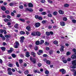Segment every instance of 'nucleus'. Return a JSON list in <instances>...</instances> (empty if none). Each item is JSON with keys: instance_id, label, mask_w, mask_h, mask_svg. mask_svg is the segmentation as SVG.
Masks as SVG:
<instances>
[{"instance_id": "52", "label": "nucleus", "mask_w": 76, "mask_h": 76, "mask_svg": "<svg viewBox=\"0 0 76 76\" xmlns=\"http://www.w3.org/2000/svg\"><path fill=\"white\" fill-rule=\"evenodd\" d=\"M45 49L46 51H48V50H50V48L48 47H46L45 48Z\"/></svg>"}, {"instance_id": "9", "label": "nucleus", "mask_w": 76, "mask_h": 76, "mask_svg": "<svg viewBox=\"0 0 76 76\" xmlns=\"http://www.w3.org/2000/svg\"><path fill=\"white\" fill-rule=\"evenodd\" d=\"M60 25L62 26H65V25H66V23H65V22L63 21H61L60 22Z\"/></svg>"}, {"instance_id": "33", "label": "nucleus", "mask_w": 76, "mask_h": 76, "mask_svg": "<svg viewBox=\"0 0 76 76\" xmlns=\"http://www.w3.org/2000/svg\"><path fill=\"white\" fill-rule=\"evenodd\" d=\"M15 45L18 46H19V42L18 41H16L15 42Z\"/></svg>"}, {"instance_id": "15", "label": "nucleus", "mask_w": 76, "mask_h": 76, "mask_svg": "<svg viewBox=\"0 0 76 76\" xmlns=\"http://www.w3.org/2000/svg\"><path fill=\"white\" fill-rule=\"evenodd\" d=\"M64 47L62 46L61 47V48L60 49V51L61 52H63L64 51Z\"/></svg>"}, {"instance_id": "21", "label": "nucleus", "mask_w": 76, "mask_h": 76, "mask_svg": "<svg viewBox=\"0 0 76 76\" xmlns=\"http://www.w3.org/2000/svg\"><path fill=\"white\" fill-rule=\"evenodd\" d=\"M1 48L3 51H6V48L4 47H1Z\"/></svg>"}, {"instance_id": "12", "label": "nucleus", "mask_w": 76, "mask_h": 76, "mask_svg": "<svg viewBox=\"0 0 76 76\" xmlns=\"http://www.w3.org/2000/svg\"><path fill=\"white\" fill-rule=\"evenodd\" d=\"M28 6L29 7H32L33 6V4L31 3H29L28 4Z\"/></svg>"}, {"instance_id": "61", "label": "nucleus", "mask_w": 76, "mask_h": 76, "mask_svg": "<svg viewBox=\"0 0 76 76\" xmlns=\"http://www.w3.org/2000/svg\"><path fill=\"white\" fill-rule=\"evenodd\" d=\"M38 66L39 67H41L42 66V64L40 63H38Z\"/></svg>"}, {"instance_id": "23", "label": "nucleus", "mask_w": 76, "mask_h": 76, "mask_svg": "<svg viewBox=\"0 0 76 76\" xmlns=\"http://www.w3.org/2000/svg\"><path fill=\"white\" fill-rule=\"evenodd\" d=\"M39 44H40V42H39V41H37L35 42V44L37 45H39Z\"/></svg>"}, {"instance_id": "3", "label": "nucleus", "mask_w": 76, "mask_h": 76, "mask_svg": "<svg viewBox=\"0 0 76 76\" xmlns=\"http://www.w3.org/2000/svg\"><path fill=\"white\" fill-rule=\"evenodd\" d=\"M20 41L21 43L23 42L25 40V37L24 36H22L20 37Z\"/></svg>"}, {"instance_id": "56", "label": "nucleus", "mask_w": 76, "mask_h": 76, "mask_svg": "<svg viewBox=\"0 0 76 76\" xmlns=\"http://www.w3.org/2000/svg\"><path fill=\"white\" fill-rule=\"evenodd\" d=\"M3 32H4V34H5V35L7 34V32L6 30H4Z\"/></svg>"}, {"instance_id": "57", "label": "nucleus", "mask_w": 76, "mask_h": 76, "mask_svg": "<svg viewBox=\"0 0 76 76\" xmlns=\"http://www.w3.org/2000/svg\"><path fill=\"white\" fill-rule=\"evenodd\" d=\"M45 45H49V43L48 42H45Z\"/></svg>"}, {"instance_id": "63", "label": "nucleus", "mask_w": 76, "mask_h": 76, "mask_svg": "<svg viewBox=\"0 0 76 76\" xmlns=\"http://www.w3.org/2000/svg\"><path fill=\"white\" fill-rule=\"evenodd\" d=\"M48 2L49 3H53V1H50V0H48Z\"/></svg>"}, {"instance_id": "35", "label": "nucleus", "mask_w": 76, "mask_h": 76, "mask_svg": "<svg viewBox=\"0 0 76 76\" xmlns=\"http://www.w3.org/2000/svg\"><path fill=\"white\" fill-rule=\"evenodd\" d=\"M44 42V40H41L40 44V45H41L42 44H43Z\"/></svg>"}, {"instance_id": "43", "label": "nucleus", "mask_w": 76, "mask_h": 76, "mask_svg": "<svg viewBox=\"0 0 76 76\" xmlns=\"http://www.w3.org/2000/svg\"><path fill=\"white\" fill-rule=\"evenodd\" d=\"M48 16L49 18H51L52 17V15L51 14H49L48 15Z\"/></svg>"}, {"instance_id": "53", "label": "nucleus", "mask_w": 76, "mask_h": 76, "mask_svg": "<svg viewBox=\"0 0 76 76\" xmlns=\"http://www.w3.org/2000/svg\"><path fill=\"white\" fill-rule=\"evenodd\" d=\"M72 22L74 23H76V20H75V19L73 20H72Z\"/></svg>"}, {"instance_id": "34", "label": "nucleus", "mask_w": 76, "mask_h": 76, "mask_svg": "<svg viewBox=\"0 0 76 76\" xmlns=\"http://www.w3.org/2000/svg\"><path fill=\"white\" fill-rule=\"evenodd\" d=\"M38 19L39 20H42V17L41 16H39Z\"/></svg>"}, {"instance_id": "46", "label": "nucleus", "mask_w": 76, "mask_h": 76, "mask_svg": "<svg viewBox=\"0 0 76 76\" xmlns=\"http://www.w3.org/2000/svg\"><path fill=\"white\" fill-rule=\"evenodd\" d=\"M19 63H20V64H21V63H23V60L22 59H20L19 60Z\"/></svg>"}, {"instance_id": "25", "label": "nucleus", "mask_w": 76, "mask_h": 76, "mask_svg": "<svg viewBox=\"0 0 76 76\" xmlns=\"http://www.w3.org/2000/svg\"><path fill=\"white\" fill-rule=\"evenodd\" d=\"M20 56L21 58H23V57H24V54L23 53H20Z\"/></svg>"}, {"instance_id": "28", "label": "nucleus", "mask_w": 76, "mask_h": 76, "mask_svg": "<svg viewBox=\"0 0 76 76\" xmlns=\"http://www.w3.org/2000/svg\"><path fill=\"white\" fill-rule=\"evenodd\" d=\"M38 47L36 46L35 47H34V49L35 51H37V50H38Z\"/></svg>"}, {"instance_id": "58", "label": "nucleus", "mask_w": 76, "mask_h": 76, "mask_svg": "<svg viewBox=\"0 0 76 76\" xmlns=\"http://www.w3.org/2000/svg\"><path fill=\"white\" fill-rule=\"evenodd\" d=\"M48 56V55L46 54H44L43 55V57H47Z\"/></svg>"}, {"instance_id": "49", "label": "nucleus", "mask_w": 76, "mask_h": 76, "mask_svg": "<svg viewBox=\"0 0 76 76\" xmlns=\"http://www.w3.org/2000/svg\"><path fill=\"white\" fill-rule=\"evenodd\" d=\"M39 16L38 15H36L35 16V19H38V18H39Z\"/></svg>"}, {"instance_id": "17", "label": "nucleus", "mask_w": 76, "mask_h": 76, "mask_svg": "<svg viewBox=\"0 0 76 76\" xmlns=\"http://www.w3.org/2000/svg\"><path fill=\"white\" fill-rule=\"evenodd\" d=\"M53 52H54V50H50L49 52L50 55L53 54Z\"/></svg>"}, {"instance_id": "37", "label": "nucleus", "mask_w": 76, "mask_h": 76, "mask_svg": "<svg viewBox=\"0 0 76 76\" xmlns=\"http://www.w3.org/2000/svg\"><path fill=\"white\" fill-rule=\"evenodd\" d=\"M45 73L46 75H48L49 74V71L48 70H46L45 72Z\"/></svg>"}, {"instance_id": "62", "label": "nucleus", "mask_w": 76, "mask_h": 76, "mask_svg": "<svg viewBox=\"0 0 76 76\" xmlns=\"http://www.w3.org/2000/svg\"><path fill=\"white\" fill-rule=\"evenodd\" d=\"M45 0H41V2L42 3H45Z\"/></svg>"}, {"instance_id": "29", "label": "nucleus", "mask_w": 76, "mask_h": 76, "mask_svg": "<svg viewBox=\"0 0 76 76\" xmlns=\"http://www.w3.org/2000/svg\"><path fill=\"white\" fill-rule=\"evenodd\" d=\"M29 73V71H28V70H26L24 72V74H25V75H28V74Z\"/></svg>"}, {"instance_id": "2", "label": "nucleus", "mask_w": 76, "mask_h": 76, "mask_svg": "<svg viewBox=\"0 0 76 76\" xmlns=\"http://www.w3.org/2000/svg\"><path fill=\"white\" fill-rule=\"evenodd\" d=\"M7 71L8 72V75H12V72H11V71H12V69H11L10 68H8Z\"/></svg>"}, {"instance_id": "41", "label": "nucleus", "mask_w": 76, "mask_h": 76, "mask_svg": "<svg viewBox=\"0 0 76 76\" xmlns=\"http://www.w3.org/2000/svg\"><path fill=\"white\" fill-rule=\"evenodd\" d=\"M53 43L54 44H58V41L56 40Z\"/></svg>"}, {"instance_id": "32", "label": "nucleus", "mask_w": 76, "mask_h": 76, "mask_svg": "<svg viewBox=\"0 0 76 76\" xmlns=\"http://www.w3.org/2000/svg\"><path fill=\"white\" fill-rule=\"evenodd\" d=\"M19 20H20V21H22L23 22H25V20L24 19L20 18Z\"/></svg>"}, {"instance_id": "44", "label": "nucleus", "mask_w": 76, "mask_h": 76, "mask_svg": "<svg viewBox=\"0 0 76 76\" xmlns=\"http://www.w3.org/2000/svg\"><path fill=\"white\" fill-rule=\"evenodd\" d=\"M42 23L43 24H45V23H47V21H45V20H43L42 21Z\"/></svg>"}, {"instance_id": "20", "label": "nucleus", "mask_w": 76, "mask_h": 76, "mask_svg": "<svg viewBox=\"0 0 76 76\" xmlns=\"http://www.w3.org/2000/svg\"><path fill=\"white\" fill-rule=\"evenodd\" d=\"M46 64H48V65H49L51 64V61L49 60H47L46 62Z\"/></svg>"}, {"instance_id": "26", "label": "nucleus", "mask_w": 76, "mask_h": 76, "mask_svg": "<svg viewBox=\"0 0 76 76\" xmlns=\"http://www.w3.org/2000/svg\"><path fill=\"white\" fill-rule=\"evenodd\" d=\"M31 35H32V36H34V37H35L36 36V34L35 32H32L31 33Z\"/></svg>"}, {"instance_id": "38", "label": "nucleus", "mask_w": 76, "mask_h": 76, "mask_svg": "<svg viewBox=\"0 0 76 76\" xmlns=\"http://www.w3.org/2000/svg\"><path fill=\"white\" fill-rule=\"evenodd\" d=\"M19 8L20 9H23V5H20L19 6Z\"/></svg>"}, {"instance_id": "39", "label": "nucleus", "mask_w": 76, "mask_h": 76, "mask_svg": "<svg viewBox=\"0 0 76 76\" xmlns=\"http://www.w3.org/2000/svg\"><path fill=\"white\" fill-rule=\"evenodd\" d=\"M57 13H58L57 12L55 11L53 12V15L56 16V15H57Z\"/></svg>"}, {"instance_id": "45", "label": "nucleus", "mask_w": 76, "mask_h": 76, "mask_svg": "<svg viewBox=\"0 0 76 76\" xmlns=\"http://www.w3.org/2000/svg\"><path fill=\"white\" fill-rule=\"evenodd\" d=\"M3 32H4V30L2 29H0V32L1 34H3Z\"/></svg>"}, {"instance_id": "24", "label": "nucleus", "mask_w": 76, "mask_h": 76, "mask_svg": "<svg viewBox=\"0 0 76 76\" xmlns=\"http://www.w3.org/2000/svg\"><path fill=\"white\" fill-rule=\"evenodd\" d=\"M4 22H8L9 21V20L7 18H5L4 20Z\"/></svg>"}, {"instance_id": "14", "label": "nucleus", "mask_w": 76, "mask_h": 76, "mask_svg": "<svg viewBox=\"0 0 76 76\" xmlns=\"http://www.w3.org/2000/svg\"><path fill=\"white\" fill-rule=\"evenodd\" d=\"M31 54L33 56V57H35V53L34 52H32Z\"/></svg>"}, {"instance_id": "4", "label": "nucleus", "mask_w": 76, "mask_h": 76, "mask_svg": "<svg viewBox=\"0 0 76 76\" xmlns=\"http://www.w3.org/2000/svg\"><path fill=\"white\" fill-rule=\"evenodd\" d=\"M40 23L39 22L36 23L34 24L36 28H38L40 26Z\"/></svg>"}, {"instance_id": "11", "label": "nucleus", "mask_w": 76, "mask_h": 76, "mask_svg": "<svg viewBox=\"0 0 76 76\" xmlns=\"http://www.w3.org/2000/svg\"><path fill=\"white\" fill-rule=\"evenodd\" d=\"M58 13L59 14H61V15H63L64 14V11L61 10H59Z\"/></svg>"}, {"instance_id": "16", "label": "nucleus", "mask_w": 76, "mask_h": 76, "mask_svg": "<svg viewBox=\"0 0 76 76\" xmlns=\"http://www.w3.org/2000/svg\"><path fill=\"white\" fill-rule=\"evenodd\" d=\"M1 9L3 11H5L6 10V8L4 6L1 7Z\"/></svg>"}, {"instance_id": "60", "label": "nucleus", "mask_w": 76, "mask_h": 76, "mask_svg": "<svg viewBox=\"0 0 76 76\" xmlns=\"http://www.w3.org/2000/svg\"><path fill=\"white\" fill-rule=\"evenodd\" d=\"M39 52L41 53H43V50H39Z\"/></svg>"}, {"instance_id": "13", "label": "nucleus", "mask_w": 76, "mask_h": 76, "mask_svg": "<svg viewBox=\"0 0 76 76\" xmlns=\"http://www.w3.org/2000/svg\"><path fill=\"white\" fill-rule=\"evenodd\" d=\"M26 29H27L28 31H31V27L29 26H28L26 27Z\"/></svg>"}, {"instance_id": "50", "label": "nucleus", "mask_w": 76, "mask_h": 76, "mask_svg": "<svg viewBox=\"0 0 76 76\" xmlns=\"http://www.w3.org/2000/svg\"><path fill=\"white\" fill-rule=\"evenodd\" d=\"M50 34L51 35H53L54 33L52 31H50Z\"/></svg>"}, {"instance_id": "48", "label": "nucleus", "mask_w": 76, "mask_h": 76, "mask_svg": "<svg viewBox=\"0 0 76 76\" xmlns=\"http://www.w3.org/2000/svg\"><path fill=\"white\" fill-rule=\"evenodd\" d=\"M5 13H6V14H9V10H7L5 11Z\"/></svg>"}, {"instance_id": "1", "label": "nucleus", "mask_w": 76, "mask_h": 76, "mask_svg": "<svg viewBox=\"0 0 76 76\" xmlns=\"http://www.w3.org/2000/svg\"><path fill=\"white\" fill-rule=\"evenodd\" d=\"M30 60L33 63V64L36 63V59H35V58H32V56H30Z\"/></svg>"}, {"instance_id": "47", "label": "nucleus", "mask_w": 76, "mask_h": 76, "mask_svg": "<svg viewBox=\"0 0 76 76\" xmlns=\"http://www.w3.org/2000/svg\"><path fill=\"white\" fill-rule=\"evenodd\" d=\"M16 64L17 67H19V63L18 62H16Z\"/></svg>"}, {"instance_id": "30", "label": "nucleus", "mask_w": 76, "mask_h": 76, "mask_svg": "<svg viewBox=\"0 0 76 76\" xmlns=\"http://www.w3.org/2000/svg\"><path fill=\"white\" fill-rule=\"evenodd\" d=\"M41 15H47V13L45 12H43L41 13Z\"/></svg>"}, {"instance_id": "5", "label": "nucleus", "mask_w": 76, "mask_h": 76, "mask_svg": "<svg viewBox=\"0 0 76 76\" xmlns=\"http://www.w3.org/2000/svg\"><path fill=\"white\" fill-rule=\"evenodd\" d=\"M14 50L12 48H10V50H7V53H12L13 51Z\"/></svg>"}, {"instance_id": "7", "label": "nucleus", "mask_w": 76, "mask_h": 76, "mask_svg": "<svg viewBox=\"0 0 76 76\" xmlns=\"http://www.w3.org/2000/svg\"><path fill=\"white\" fill-rule=\"evenodd\" d=\"M26 10L27 11H29V12H32L33 11V9L31 8H30L29 9L28 8H26Z\"/></svg>"}, {"instance_id": "55", "label": "nucleus", "mask_w": 76, "mask_h": 76, "mask_svg": "<svg viewBox=\"0 0 76 76\" xmlns=\"http://www.w3.org/2000/svg\"><path fill=\"white\" fill-rule=\"evenodd\" d=\"M5 37L6 38H10V36L9 35H7L5 36Z\"/></svg>"}, {"instance_id": "31", "label": "nucleus", "mask_w": 76, "mask_h": 76, "mask_svg": "<svg viewBox=\"0 0 76 76\" xmlns=\"http://www.w3.org/2000/svg\"><path fill=\"white\" fill-rule=\"evenodd\" d=\"M63 19L64 21H67V18L66 17L63 18Z\"/></svg>"}, {"instance_id": "18", "label": "nucleus", "mask_w": 76, "mask_h": 76, "mask_svg": "<svg viewBox=\"0 0 76 76\" xmlns=\"http://www.w3.org/2000/svg\"><path fill=\"white\" fill-rule=\"evenodd\" d=\"M71 58L72 60H74L75 58V55L74 54L72 55L71 56Z\"/></svg>"}, {"instance_id": "40", "label": "nucleus", "mask_w": 76, "mask_h": 76, "mask_svg": "<svg viewBox=\"0 0 76 76\" xmlns=\"http://www.w3.org/2000/svg\"><path fill=\"white\" fill-rule=\"evenodd\" d=\"M46 35H47L48 36H49V35H50V32L48 31H47L46 32Z\"/></svg>"}, {"instance_id": "6", "label": "nucleus", "mask_w": 76, "mask_h": 76, "mask_svg": "<svg viewBox=\"0 0 76 76\" xmlns=\"http://www.w3.org/2000/svg\"><path fill=\"white\" fill-rule=\"evenodd\" d=\"M72 64L73 66H76V60H73L72 62Z\"/></svg>"}, {"instance_id": "59", "label": "nucleus", "mask_w": 76, "mask_h": 76, "mask_svg": "<svg viewBox=\"0 0 76 76\" xmlns=\"http://www.w3.org/2000/svg\"><path fill=\"white\" fill-rule=\"evenodd\" d=\"M11 16H15V13H13V12H12L11 13Z\"/></svg>"}, {"instance_id": "10", "label": "nucleus", "mask_w": 76, "mask_h": 76, "mask_svg": "<svg viewBox=\"0 0 76 76\" xmlns=\"http://www.w3.org/2000/svg\"><path fill=\"white\" fill-rule=\"evenodd\" d=\"M25 56L26 57H30V55H29V53L28 52H27L26 53Z\"/></svg>"}, {"instance_id": "27", "label": "nucleus", "mask_w": 76, "mask_h": 76, "mask_svg": "<svg viewBox=\"0 0 76 76\" xmlns=\"http://www.w3.org/2000/svg\"><path fill=\"white\" fill-rule=\"evenodd\" d=\"M69 6V5L67 4H64V7H68Z\"/></svg>"}, {"instance_id": "19", "label": "nucleus", "mask_w": 76, "mask_h": 76, "mask_svg": "<svg viewBox=\"0 0 76 76\" xmlns=\"http://www.w3.org/2000/svg\"><path fill=\"white\" fill-rule=\"evenodd\" d=\"M20 35H23V34H25V32L23 31H20Z\"/></svg>"}, {"instance_id": "36", "label": "nucleus", "mask_w": 76, "mask_h": 76, "mask_svg": "<svg viewBox=\"0 0 76 76\" xmlns=\"http://www.w3.org/2000/svg\"><path fill=\"white\" fill-rule=\"evenodd\" d=\"M14 27L15 28H18V24H15L14 25Z\"/></svg>"}, {"instance_id": "22", "label": "nucleus", "mask_w": 76, "mask_h": 76, "mask_svg": "<svg viewBox=\"0 0 76 76\" xmlns=\"http://www.w3.org/2000/svg\"><path fill=\"white\" fill-rule=\"evenodd\" d=\"M11 56H12L13 58H16V55L14 53L12 54Z\"/></svg>"}, {"instance_id": "42", "label": "nucleus", "mask_w": 76, "mask_h": 76, "mask_svg": "<svg viewBox=\"0 0 76 76\" xmlns=\"http://www.w3.org/2000/svg\"><path fill=\"white\" fill-rule=\"evenodd\" d=\"M62 61H63V63L65 64H66V63H67V61L66 60H63Z\"/></svg>"}, {"instance_id": "51", "label": "nucleus", "mask_w": 76, "mask_h": 76, "mask_svg": "<svg viewBox=\"0 0 76 76\" xmlns=\"http://www.w3.org/2000/svg\"><path fill=\"white\" fill-rule=\"evenodd\" d=\"M70 52H68L66 53L67 56H70Z\"/></svg>"}, {"instance_id": "8", "label": "nucleus", "mask_w": 76, "mask_h": 76, "mask_svg": "<svg viewBox=\"0 0 76 76\" xmlns=\"http://www.w3.org/2000/svg\"><path fill=\"white\" fill-rule=\"evenodd\" d=\"M36 34V36H38V37H39L41 35V33L39 31H36L35 32Z\"/></svg>"}, {"instance_id": "54", "label": "nucleus", "mask_w": 76, "mask_h": 76, "mask_svg": "<svg viewBox=\"0 0 76 76\" xmlns=\"http://www.w3.org/2000/svg\"><path fill=\"white\" fill-rule=\"evenodd\" d=\"M8 66L9 67H12L13 66V64H9Z\"/></svg>"}, {"instance_id": "64", "label": "nucleus", "mask_w": 76, "mask_h": 76, "mask_svg": "<svg viewBox=\"0 0 76 76\" xmlns=\"http://www.w3.org/2000/svg\"><path fill=\"white\" fill-rule=\"evenodd\" d=\"M67 60L68 61H71V58H68V59H67Z\"/></svg>"}]
</instances>
